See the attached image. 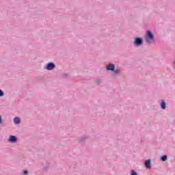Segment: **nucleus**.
<instances>
[{
    "label": "nucleus",
    "instance_id": "f257e3e1",
    "mask_svg": "<svg viewBox=\"0 0 175 175\" xmlns=\"http://www.w3.org/2000/svg\"><path fill=\"white\" fill-rule=\"evenodd\" d=\"M145 42L147 44H151L155 42L154 33L150 30H147L145 34Z\"/></svg>",
    "mask_w": 175,
    "mask_h": 175
},
{
    "label": "nucleus",
    "instance_id": "f03ea898",
    "mask_svg": "<svg viewBox=\"0 0 175 175\" xmlns=\"http://www.w3.org/2000/svg\"><path fill=\"white\" fill-rule=\"evenodd\" d=\"M133 45L135 47H140L143 46V38L140 37H135L133 41Z\"/></svg>",
    "mask_w": 175,
    "mask_h": 175
},
{
    "label": "nucleus",
    "instance_id": "7ed1b4c3",
    "mask_svg": "<svg viewBox=\"0 0 175 175\" xmlns=\"http://www.w3.org/2000/svg\"><path fill=\"white\" fill-rule=\"evenodd\" d=\"M55 68V64H54V62H49L45 66V69L46 70H54Z\"/></svg>",
    "mask_w": 175,
    "mask_h": 175
},
{
    "label": "nucleus",
    "instance_id": "20e7f679",
    "mask_svg": "<svg viewBox=\"0 0 175 175\" xmlns=\"http://www.w3.org/2000/svg\"><path fill=\"white\" fill-rule=\"evenodd\" d=\"M18 140V139L15 135H10L8 142H9V143H17Z\"/></svg>",
    "mask_w": 175,
    "mask_h": 175
},
{
    "label": "nucleus",
    "instance_id": "39448f33",
    "mask_svg": "<svg viewBox=\"0 0 175 175\" xmlns=\"http://www.w3.org/2000/svg\"><path fill=\"white\" fill-rule=\"evenodd\" d=\"M114 69H116V65H114V64L109 63L106 66V70H110L111 72H113Z\"/></svg>",
    "mask_w": 175,
    "mask_h": 175
},
{
    "label": "nucleus",
    "instance_id": "423d86ee",
    "mask_svg": "<svg viewBox=\"0 0 175 175\" xmlns=\"http://www.w3.org/2000/svg\"><path fill=\"white\" fill-rule=\"evenodd\" d=\"M144 166L146 169H151L152 165H151V159H147L144 161Z\"/></svg>",
    "mask_w": 175,
    "mask_h": 175
},
{
    "label": "nucleus",
    "instance_id": "0eeeda50",
    "mask_svg": "<svg viewBox=\"0 0 175 175\" xmlns=\"http://www.w3.org/2000/svg\"><path fill=\"white\" fill-rule=\"evenodd\" d=\"M160 107L161 110L166 109V102H165V100H161Z\"/></svg>",
    "mask_w": 175,
    "mask_h": 175
},
{
    "label": "nucleus",
    "instance_id": "6e6552de",
    "mask_svg": "<svg viewBox=\"0 0 175 175\" xmlns=\"http://www.w3.org/2000/svg\"><path fill=\"white\" fill-rule=\"evenodd\" d=\"M94 84L96 85H100V84H103V79L97 78L94 80Z\"/></svg>",
    "mask_w": 175,
    "mask_h": 175
},
{
    "label": "nucleus",
    "instance_id": "1a4fd4ad",
    "mask_svg": "<svg viewBox=\"0 0 175 175\" xmlns=\"http://www.w3.org/2000/svg\"><path fill=\"white\" fill-rule=\"evenodd\" d=\"M14 122L15 125H18L19 124L21 123V118H20L19 117H15L14 118Z\"/></svg>",
    "mask_w": 175,
    "mask_h": 175
},
{
    "label": "nucleus",
    "instance_id": "9d476101",
    "mask_svg": "<svg viewBox=\"0 0 175 175\" xmlns=\"http://www.w3.org/2000/svg\"><path fill=\"white\" fill-rule=\"evenodd\" d=\"M88 139V136L87 135H84L83 137H81V138H79V142H81V143L85 142L87 139Z\"/></svg>",
    "mask_w": 175,
    "mask_h": 175
},
{
    "label": "nucleus",
    "instance_id": "9b49d317",
    "mask_svg": "<svg viewBox=\"0 0 175 175\" xmlns=\"http://www.w3.org/2000/svg\"><path fill=\"white\" fill-rule=\"evenodd\" d=\"M160 159H161V162H166V161H167V155L164 154V155L161 156Z\"/></svg>",
    "mask_w": 175,
    "mask_h": 175
},
{
    "label": "nucleus",
    "instance_id": "f8f14e48",
    "mask_svg": "<svg viewBox=\"0 0 175 175\" xmlns=\"http://www.w3.org/2000/svg\"><path fill=\"white\" fill-rule=\"evenodd\" d=\"M112 72H113V75H120V73H121V70L116 68H114V70H113Z\"/></svg>",
    "mask_w": 175,
    "mask_h": 175
},
{
    "label": "nucleus",
    "instance_id": "ddd939ff",
    "mask_svg": "<svg viewBox=\"0 0 175 175\" xmlns=\"http://www.w3.org/2000/svg\"><path fill=\"white\" fill-rule=\"evenodd\" d=\"M2 96H5V92H3V90L0 89V98H2Z\"/></svg>",
    "mask_w": 175,
    "mask_h": 175
},
{
    "label": "nucleus",
    "instance_id": "4468645a",
    "mask_svg": "<svg viewBox=\"0 0 175 175\" xmlns=\"http://www.w3.org/2000/svg\"><path fill=\"white\" fill-rule=\"evenodd\" d=\"M131 175H137V172H136V171H135L134 170H132L131 171Z\"/></svg>",
    "mask_w": 175,
    "mask_h": 175
},
{
    "label": "nucleus",
    "instance_id": "2eb2a0df",
    "mask_svg": "<svg viewBox=\"0 0 175 175\" xmlns=\"http://www.w3.org/2000/svg\"><path fill=\"white\" fill-rule=\"evenodd\" d=\"M62 77H64V79H66L69 77V74H62Z\"/></svg>",
    "mask_w": 175,
    "mask_h": 175
},
{
    "label": "nucleus",
    "instance_id": "dca6fc26",
    "mask_svg": "<svg viewBox=\"0 0 175 175\" xmlns=\"http://www.w3.org/2000/svg\"><path fill=\"white\" fill-rule=\"evenodd\" d=\"M29 172H28V170H24V171H23V174H24V175H27V174H29Z\"/></svg>",
    "mask_w": 175,
    "mask_h": 175
},
{
    "label": "nucleus",
    "instance_id": "f3484780",
    "mask_svg": "<svg viewBox=\"0 0 175 175\" xmlns=\"http://www.w3.org/2000/svg\"><path fill=\"white\" fill-rule=\"evenodd\" d=\"M47 169H48V167H44V168H43V171H44V172H46Z\"/></svg>",
    "mask_w": 175,
    "mask_h": 175
},
{
    "label": "nucleus",
    "instance_id": "a211bd4d",
    "mask_svg": "<svg viewBox=\"0 0 175 175\" xmlns=\"http://www.w3.org/2000/svg\"><path fill=\"white\" fill-rule=\"evenodd\" d=\"M1 124H2V116H0V125H1Z\"/></svg>",
    "mask_w": 175,
    "mask_h": 175
}]
</instances>
